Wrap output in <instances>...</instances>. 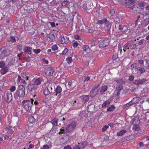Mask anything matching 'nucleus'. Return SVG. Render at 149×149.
I'll return each mask as SVG.
<instances>
[{"mask_svg":"<svg viewBox=\"0 0 149 149\" xmlns=\"http://www.w3.org/2000/svg\"><path fill=\"white\" fill-rule=\"evenodd\" d=\"M25 94V89L23 85L18 86L16 92L14 95V97L17 99L18 97H23Z\"/></svg>","mask_w":149,"mask_h":149,"instance_id":"1","label":"nucleus"},{"mask_svg":"<svg viewBox=\"0 0 149 149\" xmlns=\"http://www.w3.org/2000/svg\"><path fill=\"white\" fill-rule=\"evenodd\" d=\"M34 99H31L30 100H24L22 101V104L24 109L30 112L31 111V107L33 105Z\"/></svg>","mask_w":149,"mask_h":149,"instance_id":"2","label":"nucleus"},{"mask_svg":"<svg viewBox=\"0 0 149 149\" xmlns=\"http://www.w3.org/2000/svg\"><path fill=\"white\" fill-rule=\"evenodd\" d=\"M109 38H106L99 41L98 45L100 48H102L108 46L110 42Z\"/></svg>","mask_w":149,"mask_h":149,"instance_id":"3","label":"nucleus"},{"mask_svg":"<svg viewBox=\"0 0 149 149\" xmlns=\"http://www.w3.org/2000/svg\"><path fill=\"white\" fill-rule=\"evenodd\" d=\"M100 86V85H96L94 86L91 90L90 93V96L92 98L95 97L98 93V90L97 88Z\"/></svg>","mask_w":149,"mask_h":149,"instance_id":"4","label":"nucleus"},{"mask_svg":"<svg viewBox=\"0 0 149 149\" xmlns=\"http://www.w3.org/2000/svg\"><path fill=\"white\" fill-rule=\"evenodd\" d=\"M77 125L76 122H72L68 125L66 128V131L68 133L72 132L74 130Z\"/></svg>","mask_w":149,"mask_h":149,"instance_id":"5","label":"nucleus"},{"mask_svg":"<svg viewBox=\"0 0 149 149\" xmlns=\"http://www.w3.org/2000/svg\"><path fill=\"white\" fill-rule=\"evenodd\" d=\"M54 71V69L52 67H47L45 70V74L49 76H52Z\"/></svg>","mask_w":149,"mask_h":149,"instance_id":"6","label":"nucleus"},{"mask_svg":"<svg viewBox=\"0 0 149 149\" xmlns=\"http://www.w3.org/2000/svg\"><path fill=\"white\" fill-rule=\"evenodd\" d=\"M147 81V80L146 78H143L139 79V80H134L133 82L135 85L139 86L145 84Z\"/></svg>","mask_w":149,"mask_h":149,"instance_id":"7","label":"nucleus"},{"mask_svg":"<svg viewBox=\"0 0 149 149\" xmlns=\"http://www.w3.org/2000/svg\"><path fill=\"white\" fill-rule=\"evenodd\" d=\"M27 90H28L30 91L36 90L38 88L36 85H35L34 83L32 82L30 83L27 86Z\"/></svg>","mask_w":149,"mask_h":149,"instance_id":"8","label":"nucleus"},{"mask_svg":"<svg viewBox=\"0 0 149 149\" xmlns=\"http://www.w3.org/2000/svg\"><path fill=\"white\" fill-rule=\"evenodd\" d=\"M10 54V50L8 49H6L2 52L0 55V57L3 58L8 56Z\"/></svg>","mask_w":149,"mask_h":149,"instance_id":"9","label":"nucleus"},{"mask_svg":"<svg viewBox=\"0 0 149 149\" xmlns=\"http://www.w3.org/2000/svg\"><path fill=\"white\" fill-rule=\"evenodd\" d=\"M42 78H39L37 79H34L32 80V82L38 88V86L40 85L42 81Z\"/></svg>","mask_w":149,"mask_h":149,"instance_id":"10","label":"nucleus"},{"mask_svg":"<svg viewBox=\"0 0 149 149\" xmlns=\"http://www.w3.org/2000/svg\"><path fill=\"white\" fill-rule=\"evenodd\" d=\"M122 4L123 5L128 8L132 9L134 6L131 3V2H129L128 1L126 0H122Z\"/></svg>","mask_w":149,"mask_h":149,"instance_id":"11","label":"nucleus"},{"mask_svg":"<svg viewBox=\"0 0 149 149\" xmlns=\"http://www.w3.org/2000/svg\"><path fill=\"white\" fill-rule=\"evenodd\" d=\"M48 89L49 91H50L51 94L52 93H54V86L53 83H49L48 85L46 87Z\"/></svg>","mask_w":149,"mask_h":149,"instance_id":"12","label":"nucleus"},{"mask_svg":"<svg viewBox=\"0 0 149 149\" xmlns=\"http://www.w3.org/2000/svg\"><path fill=\"white\" fill-rule=\"evenodd\" d=\"M24 51L25 53L26 54L30 55L31 54V47H30L24 46Z\"/></svg>","mask_w":149,"mask_h":149,"instance_id":"13","label":"nucleus"},{"mask_svg":"<svg viewBox=\"0 0 149 149\" xmlns=\"http://www.w3.org/2000/svg\"><path fill=\"white\" fill-rule=\"evenodd\" d=\"M113 80L119 85H122L125 83V81L123 79H120L115 78H113Z\"/></svg>","mask_w":149,"mask_h":149,"instance_id":"14","label":"nucleus"},{"mask_svg":"<svg viewBox=\"0 0 149 149\" xmlns=\"http://www.w3.org/2000/svg\"><path fill=\"white\" fill-rule=\"evenodd\" d=\"M88 144V143L86 141H82L78 143V144L79 145L80 149H84L87 146Z\"/></svg>","mask_w":149,"mask_h":149,"instance_id":"15","label":"nucleus"},{"mask_svg":"<svg viewBox=\"0 0 149 149\" xmlns=\"http://www.w3.org/2000/svg\"><path fill=\"white\" fill-rule=\"evenodd\" d=\"M116 25L115 26V27L116 29H118L117 30V32H119V31H121L124 28V25H123L122 24L120 23V22H119L118 23H116Z\"/></svg>","mask_w":149,"mask_h":149,"instance_id":"16","label":"nucleus"},{"mask_svg":"<svg viewBox=\"0 0 149 149\" xmlns=\"http://www.w3.org/2000/svg\"><path fill=\"white\" fill-rule=\"evenodd\" d=\"M138 72L140 75L143 74L146 72V70L144 67H142L138 68Z\"/></svg>","mask_w":149,"mask_h":149,"instance_id":"17","label":"nucleus"},{"mask_svg":"<svg viewBox=\"0 0 149 149\" xmlns=\"http://www.w3.org/2000/svg\"><path fill=\"white\" fill-rule=\"evenodd\" d=\"M95 108V105L94 104H91L88 105L87 110L88 112H92L94 111Z\"/></svg>","mask_w":149,"mask_h":149,"instance_id":"18","label":"nucleus"},{"mask_svg":"<svg viewBox=\"0 0 149 149\" xmlns=\"http://www.w3.org/2000/svg\"><path fill=\"white\" fill-rule=\"evenodd\" d=\"M82 49L83 51L85 52L87 54L90 53L91 51V49L87 45L83 46Z\"/></svg>","mask_w":149,"mask_h":149,"instance_id":"19","label":"nucleus"},{"mask_svg":"<svg viewBox=\"0 0 149 149\" xmlns=\"http://www.w3.org/2000/svg\"><path fill=\"white\" fill-rule=\"evenodd\" d=\"M12 98V95L11 93L6 94L5 100L7 102L9 103L11 100Z\"/></svg>","mask_w":149,"mask_h":149,"instance_id":"20","label":"nucleus"},{"mask_svg":"<svg viewBox=\"0 0 149 149\" xmlns=\"http://www.w3.org/2000/svg\"><path fill=\"white\" fill-rule=\"evenodd\" d=\"M17 81L18 84H19V83L20 82V81H21V82L22 83L24 84L25 85L26 84L25 79H22V78L19 75L18 76V78Z\"/></svg>","mask_w":149,"mask_h":149,"instance_id":"21","label":"nucleus"},{"mask_svg":"<svg viewBox=\"0 0 149 149\" xmlns=\"http://www.w3.org/2000/svg\"><path fill=\"white\" fill-rule=\"evenodd\" d=\"M108 86L106 85H104L102 86L100 90V93L101 95H103L105 93V92L107 90Z\"/></svg>","mask_w":149,"mask_h":149,"instance_id":"22","label":"nucleus"},{"mask_svg":"<svg viewBox=\"0 0 149 149\" xmlns=\"http://www.w3.org/2000/svg\"><path fill=\"white\" fill-rule=\"evenodd\" d=\"M48 37L52 41H54L55 40V35L53 32H51L49 33Z\"/></svg>","mask_w":149,"mask_h":149,"instance_id":"23","label":"nucleus"},{"mask_svg":"<svg viewBox=\"0 0 149 149\" xmlns=\"http://www.w3.org/2000/svg\"><path fill=\"white\" fill-rule=\"evenodd\" d=\"M8 69L7 67H5L1 68L0 72L2 75H4L7 73L8 71Z\"/></svg>","mask_w":149,"mask_h":149,"instance_id":"24","label":"nucleus"},{"mask_svg":"<svg viewBox=\"0 0 149 149\" xmlns=\"http://www.w3.org/2000/svg\"><path fill=\"white\" fill-rule=\"evenodd\" d=\"M81 98L82 99V102H88L89 99V95H84L81 96Z\"/></svg>","mask_w":149,"mask_h":149,"instance_id":"25","label":"nucleus"},{"mask_svg":"<svg viewBox=\"0 0 149 149\" xmlns=\"http://www.w3.org/2000/svg\"><path fill=\"white\" fill-rule=\"evenodd\" d=\"M62 89L61 86H56V88H54L55 93H56L58 94H61Z\"/></svg>","mask_w":149,"mask_h":149,"instance_id":"26","label":"nucleus"},{"mask_svg":"<svg viewBox=\"0 0 149 149\" xmlns=\"http://www.w3.org/2000/svg\"><path fill=\"white\" fill-rule=\"evenodd\" d=\"M104 24L105 25V29L107 31H110L111 29V25L110 24L109 22L107 20V23L105 22Z\"/></svg>","mask_w":149,"mask_h":149,"instance_id":"27","label":"nucleus"},{"mask_svg":"<svg viewBox=\"0 0 149 149\" xmlns=\"http://www.w3.org/2000/svg\"><path fill=\"white\" fill-rule=\"evenodd\" d=\"M58 120V119L56 118H54L51 121V123H52L53 126H56L57 125Z\"/></svg>","mask_w":149,"mask_h":149,"instance_id":"28","label":"nucleus"},{"mask_svg":"<svg viewBox=\"0 0 149 149\" xmlns=\"http://www.w3.org/2000/svg\"><path fill=\"white\" fill-rule=\"evenodd\" d=\"M107 19L106 18H104L102 20H98L97 24L102 25L103 24H104L105 22L107 23Z\"/></svg>","mask_w":149,"mask_h":149,"instance_id":"29","label":"nucleus"},{"mask_svg":"<svg viewBox=\"0 0 149 149\" xmlns=\"http://www.w3.org/2000/svg\"><path fill=\"white\" fill-rule=\"evenodd\" d=\"M127 132V130H121L119 132H117V135L118 136H120L123 135Z\"/></svg>","mask_w":149,"mask_h":149,"instance_id":"30","label":"nucleus"},{"mask_svg":"<svg viewBox=\"0 0 149 149\" xmlns=\"http://www.w3.org/2000/svg\"><path fill=\"white\" fill-rule=\"evenodd\" d=\"M139 98L138 97H136L133 99L131 101L133 104L139 103Z\"/></svg>","mask_w":149,"mask_h":149,"instance_id":"31","label":"nucleus"},{"mask_svg":"<svg viewBox=\"0 0 149 149\" xmlns=\"http://www.w3.org/2000/svg\"><path fill=\"white\" fill-rule=\"evenodd\" d=\"M16 39L13 36H11L9 38V39L8 40V42H12L13 43L16 42Z\"/></svg>","mask_w":149,"mask_h":149,"instance_id":"32","label":"nucleus"},{"mask_svg":"<svg viewBox=\"0 0 149 149\" xmlns=\"http://www.w3.org/2000/svg\"><path fill=\"white\" fill-rule=\"evenodd\" d=\"M130 43L129 42H128L126 43L123 46V48L125 49H128L130 47Z\"/></svg>","mask_w":149,"mask_h":149,"instance_id":"33","label":"nucleus"},{"mask_svg":"<svg viewBox=\"0 0 149 149\" xmlns=\"http://www.w3.org/2000/svg\"><path fill=\"white\" fill-rule=\"evenodd\" d=\"M43 93L46 96L47 95L49 94H51L50 91H49L48 89L46 87L45 88L43 91Z\"/></svg>","mask_w":149,"mask_h":149,"instance_id":"34","label":"nucleus"},{"mask_svg":"<svg viewBox=\"0 0 149 149\" xmlns=\"http://www.w3.org/2000/svg\"><path fill=\"white\" fill-rule=\"evenodd\" d=\"M115 108V107L113 105H111L107 109V112H111Z\"/></svg>","mask_w":149,"mask_h":149,"instance_id":"35","label":"nucleus"},{"mask_svg":"<svg viewBox=\"0 0 149 149\" xmlns=\"http://www.w3.org/2000/svg\"><path fill=\"white\" fill-rule=\"evenodd\" d=\"M36 120V119L33 116H31L29 118V121L30 123H33Z\"/></svg>","mask_w":149,"mask_h":149,"instance_id":"36","label":"nucleus"},{"mask_svg":"<svg viewBox=\"0 0 149 149\" xmlns=\"http://www.w3.org/2000/svg\"><path fill=\"white\" fill-rule=\"evenodd\" d=\"M123 87L121 85H118L116 88V91L121 92V91L123 90Z\"/></svg>","mask_w":149,"mask_h":149,"instance_id":"37","label":"nucleus"},{"mask_svg":"<svg viewBox=\"0 0 149 149\" xmlns=\"http://www.w3.org/2000/svg\"><path fill=\"white\" fill-rule=\"evenodd\" d=\"M86 5H87L88 7H90L91 8V7L92 6V3H91V2L90 1H87L86 2Z\"/></svg>","mask_w":149,"mask_h":149,"instance_id":"38","label":"nucleus"},{"mask_svg":"<svg viewBox=\"0 0 149 149\" xmlns=\"http://www.w3.org/2000/svg\"><path fill=\"white\" fill-rule=\"evenodd\" d=\"M133 130L137 131H139L140 130V128L138 125H135L133 126Z\"/></svg>","mask_w":149,"mask_h":149,"instance_id":"39","label":"nucleus"},{"mask_svg":"<svg viewBox=\"0 0 149 149\" xmlns=\"http://www.w3.org/2000/svg\"><path fill=\"white\" fill-rule=\"evenodd\" d=\"M5 63L3 61H0V68H1L6 67L5 66Z\"/></svg>","mask_w":149,"mask_h":149,"instance_id":"40","label":"nucleus"},{"mask_svg":"<svg viewBox=\"0 0 149 149\" xmlns=\"http://www.w3.org/2000/svg\"><path fill=\"white\" fill-rule=\"evenodd\" d=\"M66 61L68 63H71L72 61V57H68L66 58Z\"/></svg>","mask_w":149,"mask_h":149,"instance_id":"41","label":"nucleus"},{"mask_svg":"<svg viewBox=\"0 0 149 149\" xmlns=\"http://www.w3.org/2000/svg\"><path fill=\"white\" fill-rule=\"evenodd\" d=\"M60 42L61 44H63L65 43V40L64 37H61L60 38Z\"/></svg>","mask_w":149,"mask_h":149,"instance_id":"42","label":"nucleus"},{"mask_svg":"<svg viewBox=\"0 0 149 149\" xmlns=\"http://www.w3.org/2000/svg\"><path fill=\"white\" fill-rule=\"evenodd\" d=\"M22 77L24 79H26V80H27L29 79V77L27 76L24 73L22 74Z\"/></svg>","mask_w":149,"mask_h":149,"instance_id":"43","label":"nucleus"},{"mask_svg":"<svg viewBox=\"0 0 149 149\" xmlns=\"http://www.w3.org/2000/svg\"><path fill=\"white\" fill-rule=\"evenodd\" d=\"M87 6L86 5V3H85V4H84L83 6V8L84 9L87 10H88L89 9H91L90 7H87Z\"/></svg>","mask_w":149,"mask_h":149,"instance_id":"44","label":"nucleus"},{"mask_svg":"<svg viewBox=\"0 0 149 149\" xmlns=\"http://www.w3.org/2000/svg\"><path fill=\"white\" fill-rule=\"evenodd\" d=\"M72 83V81H70L68 82L67 84V87L68 89H70L71 88V86Z\"/></svg>","mask_w":149,"mask_h":149,"instance_id":"45","label":"nucleus"},{"mask_svg":"<svg viewBox=\"0 0 149 149\" xmlns=\"http://www.w3.org/2000/svg\"><path fill=\"white\" fill-rule=\"evenodd\" d=\"M33 51L35 54H38L40 52L41 50L39 49H34L33 50Z\"/></svg>","mask_w":149,"mask_h":149,"instance_id":"46","label":"nucleus"},{"mask_svg":"<svg viewBox=\"0 0 149 149\" xmlns=\"http://www.w3.org/2000/svg\"><path fill=\"white\" fill-rule=\"evenodd\" d=\"M131 68L137 69L139 66H137L136 63H133L131 65Z\"/></svg>","mask_w":149,"mask_h":149,"instance_id":"47","label":"nucleus"},{"mask_svg":"<svg viewBox=\"0 0 149 149\" xmlns=\"http://www.w3.org/2000/svg\"><path fill=\"white\" fill-rule=\"evenodd\" d=\"M109 127V125H107L104 126L102 129V132H103L105 131Z\"/></svg>","mask_w":149,"mask_h":149,"instance_id":"48","label":"nucleus"},{"mask_svg":"<svg viewBox=\"0 0 149 149\" xmlns=\"http://www.w3.org/2000/svg\"><path fill=\"white\" fill-rule=\"evenodd\" d=\"M33 57L32 56H28L26 57V61L27 62H29L31 61V58H33Z\"/></svg>","mask_w":149,"mask_h":149,"instance_id":"49","label":"nucleus"},{"mask_svg":"<svg viewBox=\"0 0 149 149\" xmlns=\"http://www.w3.org/2000/svg\"><path fill=\"white\" fill-rule=\"evenodd\" d=\"M58 49V47L56 45H54L52 47V49L54 51L57 50Z\"/></svg>","mask_w":149,"mask_h":149,"instance_id":"50","label":"nucleus"},{"mask_svg":"<svg viewBox=\"0 0 149 149\" xmlns=\"http://www.w3.org/2000/svg\"><path fill=\"white\" fill-rule=\"evenodd\" d=\"M15 60H13V59H12V60H11L10 62H9L8 63V65H13L14 64H15Z\"/></svg>","mask_w":149,"mask_h":149,"instance_id":"51","label":"nucleus"},{"mask_svg":"<svg viewBox=\"0 0 149 149\" xmlns=\"http://www.w3.org/2000/svg\"><path fill=\"white\" fill-rule=\"evenodd\" d=\"M68 52V49L65 48L61 54L60 53L59 54L65 55V54Z\"/></svg>","mask_w":149,"mask_h":149,"instance_id":"52","label":"nucleus"},{"mask_svg":"<svg viewBox=\"0 0 149 149\" xmlns=\"http://www.w3.org/2000/svg\"><path fill=\"white\" fill-rule=\"evenodd\" d=\"M59 134L65 133V131L64 129L61 128L60 129V132L58 133Z\"/></svg>","mask_w":149,"mask_h":149,"instance_id":"53","label":"nucleus"},{"mask_svg":"<svg viewBox=\"0 0 149 149\" xmlns=\"http://www.w3.org/2000/svg\"><path fill=\"white\" fill-rule=\"evenodd\" d=\"M16 90V87L15 86H12L10 88V90L11 92H13Z\"/></svg>","mask_w":149,"mask_h":149,"instance_id":"54","label":"nucleus"},{"mask_svg":"<svg viewBox=\"0 0 149 149\" xmlns=\"http://www.w3.org/2000/svg\"><path fill=\"white\" fill-rule=\"evenodd\" d=\"M79 45V43L77 42H75L73 44V47L74 48H76Z\"/></svg>","mask_w":149,"mask_h":149,"instance_id":"55","label":"nucleus"},{"mask_svg":"<svg viewBox=\"0 0 149 149\" xmlns=\"http://www.w3.org/2000/svg\"><path fill=\"white\" fill-rule=\"evenodd\" d=\"M134 78V77L133 75H131L129 77L128 80L130 81H133Z\"/></svg>","mask_w":149,"mask_h":149,"instance_id":"56","label":"nucleus"},{"mask_svg":"<svg viewBox=\"0 0 149 149\" xmlns=\"http://www.w3.org/2000/svg\"><path fill=\"white\" fill-rule=\"evenodd\" d=\"M23 47H23V46L22 45H18L17 46V49H18V50L19 51H21L22 50Z\"/></svg>","mask_w":149,"mask_h":149,"instance_id":"57","label":"nucleus"},{"mask_svg":"<svg viewBox=\"0 0 149 149\" xmlns=\"http://www.w3.org/2000/svg\"><path fill=\"white\" fill-rule=\"evenodd\" d=\"M56 130L54 128L52 127L50 131V133L51 134H54L55 133Z\"/></svg>","mask_w":149,"mask_h":149,"instance_id":"58","label":"nucleus"},{"mask_svg":"<svg viewBox=\"0 0 149 149\" xmlns=\"http://www.w3.org/2000/svg\"><path fill=\"white\" fill-rule=\"evenodd\" d=\"M72 149H80L79 145H75L73 147Z\"/></svg>","mask_w":149,"mask_h":149,"instance_id":"59","label":"nucleus"},{"mask_svg":"<svg viewBox=\"0 0 149 149\" xmlns=\"http://www.w3.org/2000/svg\"><path fill=\"white\" fill-rule=\"evenodd\" d=\"M115 13V11L113 9H112L110 11V14L111 16H113Z\"/></svg>","mask_w":149,"mask_h":149,"instance_id":"60","label":"nucleus"},{"mask_svg":"<svg viewBox=\"0 0 149 149\" xmlns=\"http://www.w3.org/2000/svg\"><path fill=\"white\" fill-rule=\"evenodd\" d=\"M145 41V40L144 39H142L139 41L138 42V44L139 45H141L143 44L144 41Z\"/></svg>","mask_w":149,"mask_h":149,"instance_id":"61","label":"nucleus"},{"mask_svg":"<svg viewBox=\"0 0 149 149\" xmlns=\"http://www.w3.org/2000/svg\"><path fill=\"white\" fill-rule=\"evenodd\" d=\"M136 45L135 44L131 45L130 44V47L132 49H133L136 48Z\"/></svg>","mask_w":149,"mask_h":149,"instance_id":"62","label":"nucleus"},{"mask_svg":"<svg viewBox=\"0 0 149 149\" xmlns=\"http://www.w3.org/2000/svg\"><path fill=\"white\" fill-rule=\"evenodd\" d=\"M49 24H50L52 27H54L55 26V24L54 22H49L48 23Z\"/></svg>","mask_w":149,"mask_h":149,"instance_id":"63","label":"nucleus"},{"mask_svg":"<svg viewBox=\"0 0 149 149\" xmlns=\"http://www.w3.org/2000/svg\"><path fill=\"white\" fill-rule=\"evenodd\" d=\"M64 149H72V148L70 145H68L64 147Z\"/></svg>","mask_w":149,"mask_h":149,"instance_id":"64","label":"nucleus"}]
</instances>
